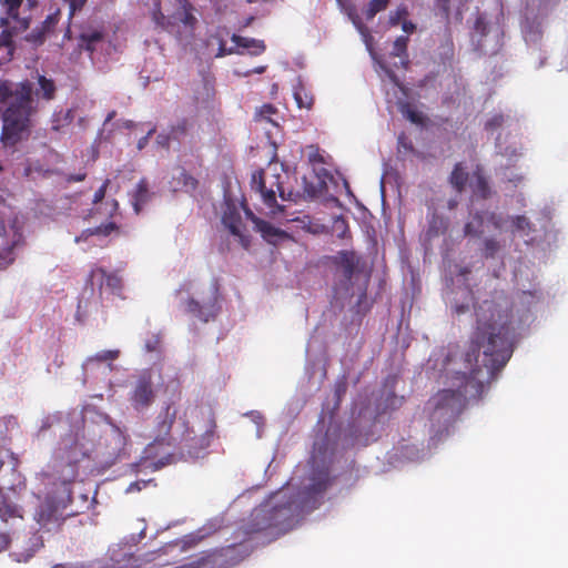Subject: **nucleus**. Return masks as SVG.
Returning a JSON list of instances; mask_svg holds the SVG:
<instances>
[{
	"mask_svg": "<svg viewBox=\"0 0 568 568\" xmlns=\"http://www.w3.org/2000/svg\"><path fill=\"white\" fill-rule=\"evenodd\" d=\"M204 419L203 433L197 436L190 428L185 416L178 418V410L171 405L158 415L154 426V438L144 452L140 462L143 468L155 471L175 462V455L169 449L178 444H183L189 454H197L199 450L210 446L214 436L216 423L210 410H201Z\"/></svg>",
	"mask_w": 568,
	"mask_h": 568,
	"instance_id": "obj_1",
	"label": "nucleus"
},
{
	"mask_svg": "<svg viewBox=\"0 0 568 568\" xmlns=\"http://www.w3.org/2000/svg\"><path fill=\"white\" fill-rule=\"evenodd\" d=\"M479 357H444L442 366L446 372L448 387L434 397L436 410L459 415L470 399L483 396L485 384L494 378V372L487 363L479 364Z\"/></svg>",
	"mask_w": 568,
	"mask_h": 568,
	"instance_id": "obj_2",
	"label": "nucleus"
},
{
	"mask_svg": "<svg viewBox=\"0 0 568 568\" xmlns=\"http://www.w3.org/2000/svg\"><path fill=\"white\" fill-rule=\"evenodd\" d=\"M511 311L506 302L483 301L476 308L471 351L479 355H511L517 343Z\"/></svg>",
	"mask_w": 568,
	"mask_h": 568,
	"instance_id": "obj_3",
	"label": "nucleus"
},
{
	"mask_svg": "<svg viewBox=\"0 0 568 568\" xmlns=\"http://www.w3.org/2000/svg\"><path fill=\"white\" fill-rule=\"evenodd\" d=\"M285 179V175L271 170H260L252 175V189L260 194L263 204L270 210L272 216L285 211V205L277 202V196L281 202L294 201L293 192L287 191L284 186Z\"/></svg>",
	"mask_w": 568,
	"mask_h": 568,
	"instance_id": "obj_4",
	"label": "nucleus"
},
{
	"mask_svg": "<svg viewBox=\"0 0 568 568\" xmlns=\"http://www.w3.org/2000/svg\"><path fill=\"white\" fill-rule=\"evenodd\" d=\"M4 14L0 19L3 30L0 33V48L13 50V37L27 31L31 23V14H26L36 6V0H2Z\"/></svg>",
	"mask_w": 568,
	"mask_h": 568,
	"instance_id": "obj_5",
	"label": "nucleus"
},
{
	"mask_svg": "<svg viewBox=\"0 0 568 568\" xmlns=\"http://www.w3.org/2000/svg\"><path fill=\"white\" fill-rule=\"evenodd\" d=\"M292 517L291 503L276 504V505H262L255 508L251 515L248 523L244 526V534L247 536L268 532L273 530L283 532L285 526Z\"/></svg>",
	"mask_w": 568,
	"mask_h": 568,
	"instance_id": "obj_6",
	"label": "nucleus"
},
{
	"mask_svg": "<svg viewBox=\"0 0 568 568\" xmlns=\"http://www.w3.org/2000/svg\"><path fill=\"white\" fill-rule=\"evenodd\" d=\"M65 506L48 495L37 507L33 519L43 532H58L61 530L64 520Z\"/></svg>",
	"mask_w": 568,
	"mask_h": 568,
	"instance_id": "obj_7",
	"label": "nucleus"
},
{
	"mask_svg": "<svg viewBox=\"0 0 568 568\" xmlns=\"http://www.w3.org/2000/svg\"><path fill=\"white\" fill-rule=\"evenodd\" d=\"M160 377L153 369L142 371L135 378L132 389L130 392V403L132 407L138 410H144L149 408L156 396L154 388V377Z\"/></svg>",
	"mask_w": 568,
	"mask_h": 568,
	"instance_id": "obj_8",
	"label": "nucleus"
},
{
	"mask_svg": "<svg viewBox=\"0 0 568 568\" xmlns=\"http://www.w3.org/2000/svg\"><path fill=\"white\" fill-rule=\"evenodd\" d=\"M85 285L93 291L98 290L99 297L102 300L103 294L121 296L123 290V280L119 272H108L104 267L93 266L87 277Z\"/></svg>",
	"mask_w": 568,
	"mask_h": 568,
	"instance_id": "obj_9",
	"label": "nucleus"
},
{
	"mask_svg": "<svg viewBox=\"0 0 568 568\" xmlns=\"http://www.w3.org/2000/svg\"><path fill=\"white\" fill-rule=\"evenodd\" d=\"M186 310L190 314L197 317L203 322H209L210 320L215 318V316L220 312L219 306V287L216 284H213L211 287V296L207 301L200 303L194 298H190L187 301Z\"/></svg>",
	"mask_w": 568,
	"mask_h": 568,
	"instance_id": "obj_10",
	"label": "nucleus"
},
{
	"mask_svg": "<svg viewBox=\"0 0 568 568\" xmlns=\"http://www.w3.org/2000/svg\"><path fill=\"white\" fill-rule=\"evenodd\" d=\"M60 17L61 11L57 9L53 13L49 14L40 26L36 27L26 36V41L36 47L41 45L45 39L54 32Z\"/></svg>",
	"mask_w": 568,
	"mask_h": 568,
	"instance_id": "obj_11",
	"label": "nucleus"
},
{
	"mask_svg": "<svg viewBox=\"0 0 568 568\" xmlns=\"http://www.w3.org/2000/svg\"><path fill=\"white\" fill-rule=\"evenodd\" d=\"M222 222L233 235L239 237L241 245L244 248H248L251 239L244 234L241 214L234 205H229L224 211Z\"/></svg>",
	"mask_w": 568,
	"mask_h": 568,
	"instance_id": "obj_12",
	"label": "nucleus"
},
{
	"mask_svg": "<svg viewBox=\"0 0 568 568\" xmlns=\"http://www.w3.org/2000/svg\"><path fill=\"white\" fill-rule=\"evenodd\" d=\"M151 17L158 28L165 30L168 32L180 33V30H179V28L181 26L180 7L171 16H165L161 10V1L152 0Z\"/></svg>",
	"mask_w": 568,
	"mask_h": 568,
	"instance_id": "obj_13",
	"label": "nucleus"
},
{
	"mask_svg": "<svg viewBox=\"0 0 568 568\" xmlns=\"http://www.w3.org/2000/svg\"><path fill=\"white\" fill-rule=\"evenodd\" d=\"M333 262L342 268L344 278L349 283L357 271L359 257L354 251H339Z\"/></svg>",
	"mask_w": 568,
	"mask_h": 568,
	"instance_id": "obj_14",
	"label": "nucleus"
},
{
	"mask_svg": "<svg viewBox=\"0 0 568 568\" xmlns=\"http://www.w3.org/2000/svg\"><path fill=\"white\" fill-rule=\"evenodd\" d=\"M469 186L474 196L478 199L487 200L491 196V187L481 165H476L474 169Z\"/></svg>",
	"mask_w": 568,
	"mask_h": 568,
	"instance_id": "obj_15",
	"label": "nucleus"
},
{
	"mask_svg": "<svg viewBox=\"0 0 568 568\" xmlns=\"http://www.w3.org/2000/svg\"><path fill=\"white\" fill-rule=\"evenodd\" d=\"M44 547V541L39 532H34L28 540L27 547L16 550L10 557L17 562H28L34 555Z\"/></svg>",
	"mask_w": 568,
	"mask_h": 568,
	"instance_id": "obj_16",
	"label": "nucleus"
},
{
	"mask_svg": "<svg viewBox=\"0 0 568 568\" xmlns=\"http://www.w3.org/2000/svg\"><path fill=\"white\" fill-rule=\"evenodd\" d=\"M14 518H23L22 507L12 501L7 495L0 494V519L8 523Z\"/></svg>",
	"mask_w": 568,
	"mask_h": 568,
	"instance_id": "obj_17",
	"label": "nucleus"
},
{
	"mask_svg": "<svg viewBox=\"0 0 568 568\" xmlns=\"http://www.w3.org/2000/svg\"><path fill=\"white\" fill-rule=\"evenodd\" d=\"M469 174L463 163H456L449 175V183L457 193H463L466 189Z\"/></svg>",
	"mask_w": 568,
	"mask_h": 568,
	"instance_id": "obj_18",
	"label": "nucleus"
},
{
	"mask_svg": "<svg viewBox=\"0 0 568 568\" xmlns=\"http://www.w3.org/2000/svg\"><path fill=\"white\" fill-rule=\"evenodd\" d=\"M181 24L185 31L192 32L197 23V19L193 14L194 8L189 0H179Z\"/></svg>",
	"mask_w": 568,
	"mask_h": 568,
	"instance_id": "obj_19",
	"label": "nucleus"
},
{
	"mask_svg": "<svg viewBox=\"0 0 568 568\" xmlns=\"http://www.w3.org/2000/svg\"><path fill=\"white\" fill-rule=\"evenodd\" d=\"M232 41L240 48L251 49V53L254 55H258L265 51V44L262 40H256L252 38L241 37L237 34L232 36Z\"/></svg>",
	"mask_w": 568,
	"mask_h": 568,
	"instance_id": "obj_20",
	"label": "nucleus"
},
{
	"mask_svg": "<svg viewBox=\"0 0 568 568\" xmlns=\"http://www.w3.org/2000/svg\"><path fill=\"white\" fill-rule=\"evenodd\" d=\"M150 194L148 189V183L145 180H141L134 190L132 195V203L135 213H140L143 205L149 201Z\"/></svg>",
	"mask_w": 568,
	"mask_h": 568,
	"instance_id": "obj_21",
	"label": "nucleus"
},
{
	"mask_svg": "<svg viewBox=\"0 0 568 568\" xmlns=\"http://www.w3.org/2000/svg\"><path fill=\"white\" fill-rule=\"evenodd\" d=\"M119 226L114 222H108L105 224H101L93 229H88L82 232L80 236L75 237V242H80L81 240H87L89 236L99 235V236H109L113 232H118Z\"/></svg>",
	"mask_w": 568,
	"mask_h": 568,
	"instance_id": "obj_22",
	"label": "nucleus"
},
{
	"mask_svg": "<svg viewBox=\"0 0 568 568\" xmlns=\"http://www.w3.org/2000/svg\"><path fill=\"white\" fill-rule=\"evenodd\" d=\"M194 118H182L178 120L175 124L170 126L173 140L180 141L182 138L186 136L194 126Z\"/></svg>",
	"mask_w": 568,
	"mask_h": 568,
	"instance_id": "obj_23",
	"label": "nucleus"
},
{
	"mask_svg": "<svg viewBox=\"0 0 568 568\" xmlns=\"http://www.w3.org/2000/svg\"><path fill=\"white\" fill-rule=\"evenodd\" d=\"M255 230L257 232H260L262 234V236L267 241H271L273 237H286L287 236L286 232L282 231L277 227H274L271 223H268L262 219H256Z\"/></svg>",
	"mask_w": 568,
	"mask_h": 568,
	"instance_id": "obj_24",
	"label": "nucleus"
},
{
	"mask_svg": "<svg viewBox=\"0 0 568 568\" xmlns=\"http://www.w3.org/2000/svg\"><path fill=\"white\" fill-rule=\"evenodd\" d=\"M331 484L328 470H321L312 477V484L308 487L310 493L321 494L327 489Z\"/></svg>",
	"mask_w": 568,
	"mask_h": 568,
	"instance_id": "obj_25",
	"label": "nucleus"
},
{
	"mask_svg": "<svg viewBox=\"0 0 568 568\" xmlns=\"http://www.w3.org/2000/svg\"><path fill=\"white\" fill-rule=\"evenodd\" d=\"M398 109L403 116L412 123L418 125L424 124V114L416 110L409 102H400Z\"/></svg>",
	"mask_w": 568,
	"mask_h": 568,
	"instance_id": "obj_26",
	"label": "nucleus"
},
{
	"mask_svg": "<svg viewBox=\"0 0 568 568\" xmlns=\"http://www.w3.org/2000/svg\"><path fill=\"white\" fill-rule=\"evenodd\" d=\"M144 349L148 353H162L164 351L162 335L160 333L148 334L144 339Z\"/></svg>",
	"mask_w": 568,
	"mask_h": 568,
	"instance_id": "obj_27",
	"label": "nucleus"
},
{
	"mask_svg": "<svg viewBox=\"0 0 568 568\" xmlns=\"http://www.w3.org/2000/svg\"><path fill=\"white\" fill-rule=\"evenodd\" d=\"M102 40V33L99 31H92L90 33H82L79 38V47L87 51L92 52L95 43Z\"/></svg>",
	"mask_w": 568,
	"mask_h": 568,
	"instance_id": "obj_28",
	"label": "nucleus"
},
{
	"mask_svg": "<svg viewBox=\"0 0 568 568\" xmlns=\"http://www.w3.org/2000/svg\"><path fill=\"white\" fill-rule=\"evenodd\" d=\"M407 44H408V38L405 36H400L394 41L393 50L390 52V54L393 57L405 58V60H403V64L405 68L408 64Z\"/></svg>",
	"mask_w": 568,
	"mask_h": 568,
	"instance_id": "obj_29",
	"label": "nucleus"
},
{
	"mask_svg": "<svg viewBox=\"0 0 568 568\" xmlns=\"http://www.w3.org/2000/svg\"><path fill=\"white\" fill-rule=\"evenodd\" d=\"M276 113H277V109L273 104L265 103L261 108L256 109L255 114H254V120L255 121H266L272 124H276L275 121L272 119V115H274Z\"/></svg>",
	"mask_w": 568,
	"mask_h": 568,
	"instance_id": "obj_30",
	"label": "nucleus"
},
{
	"mask_svg": "<svg viewBox=\"0 0 568 568\" xmlns=\"http://www.w3.org/2000/svg\"><path fill=\"white\" fill-rule=\"evenodd\" d=\"M294 99L298 108H305L310 110L313 106L314 98L303 87L295 89Z\"/></svg>",
	"mask_w": 568,
	"mask_h": 568,
	"instance_id": "obj_31",
	"label": "nucleus"
},
{
	"mask_svg": "<svg viewBox=\"0 0 568 568\" xmlns=\"http://www.w3.org/2000/svg\"><path fill=\"white\" fill-rule=\"evenodd\" d=\"M390 0H371L365 11L367 20H372L377 13L387 9Z\"/></svg>",
	"mask_w": 568,
	"mask_h": 568,
	"instance_id": "obj_32",
	"label": "nucleus"
},
{
	"mask_svg": "<svg viewBox=\"0 0 568 568\" xmlns=\"http://www.w3.org/2000/svg\"><path fill=\"white\" fill-rule=\"evenodd\" d=\"M408 8L405 4H400L396 10L390 11L388 16V26L396 27L402 23L408 17Z\"/></svg>",
	"mask_w": 568,
	"mask_h": 568,
	"instance_id": "obj_33",
	"label": "nucleus"
},
{
	"mask_svg": "<svg viewBox=\"0 0 568 568\" xmlns=\"http://www.w3.org/2000/svg\"><path fill=\"white\" fill-rule=\"evenodd\" d=\"M38 81H39L42 98H44L47 100L53 99L54 93H55L54 82L51 79H47L43 75H40Z\"/></svg>",
	"mask_w": 568,
	"mask_h": 568,
	"instance_id": "obj_34",
	"label": "nucleus"
},
{
	"mask_svg": "<svg viewBox=\"0 0 568 568\" xmlns=\"http://www.w3.org/2000/svg\"><path fill=\"white\" fill-rule=\"evenodd\" d=\"M481 225H483V217L479 213H476L474 216H473V220L468 223L465 224V234L466 235H475V236H478L483 233L481 231Z\"/></svg>",
	"mask_w": 568,
	"mask_h": 568,
	"instance_id": "obj_35",
	"label": "nucleus"
},
{
	"mask_svg": "<svg viewBox=\"0 0 568 568\" xmlns=\"http://www.w3.org/2000/svg\"><path fill=\"white\" fill-rule=\"evenodd\" d=\"M513 224L515 229L519 232L528 234L532 231L530 221L524 215L515 216L513 220Z\"/></svg>",
	"mask_w": 568,
	"mask_h": 568,
	"instance_id": "obj_36",
	"label": "nucleus"
},
{
	"mask_svg": "<svg viewBox=\"0 0 568 568\" xmlns=\"http://www.w3.org/2000/svg\"><path fill=\"white\" fill-rule=\"evenodd\" d=\"M505 123V116L501 113H496L491 115L485 123V130L495 131L503 126Z\"/></svg>",
	"mask_w": 568,
	"mask_h": 568,
	"instance_id": "obj_37",
	"label": "nucleus"
},
{
	"mask_svg": "<svg viewBox=\"0 0 568 568\" xmlns=\"http://www.w3.org/2000/svg\"><path fill=\"white\" fill-rule=\"evenodd\" d=\"M500 245L499 242L495 239H486L484 242V255L485 257H494L496 253L499 251Z\"/></svg>",
	"mask_w": 568,
	"mask_h": 568,
	"instance_id": "obj_38",
	"label": "nucleus"
},
{
	"mask_svg": "<svg viewBox=\"0 0 568 568\" xmlns=\"http://www.w3.org/2000/svg\"><path fill=\"white\" fill-rule=\"evenodd\" d=\"M62 1L69 8V20H71L77 12L81 11L88 2V0H62Z\"/></svg>",
	"mask_w": 568,
	"mask_h": 568,
	"instance_id": "obj_39",
	"label": "nucleus"
},
{
	"mask_svg": "<svg viewBox=\"0 0 568 568\" xmlns=\"http://www.w3.org/2000/svg\"><path fill=\"white\" fill-rule=\"evenodd\" d=\"M333 230L337 233V236L344 239L348 233V225L344 217L338 216L335 219Z\"/></svg>",
	"mask_w": 568,
	"mask_h": 568,
	"instance_id": "obj_40",
	"label": "nucleus"
},
{
	"mask_svg": "<svg viewBox=\"0 0 568 568\" xmlns=\"http://www.w3.org/2000/svg\"><path fill=\"white\" fill-rule=\"evenodd\" d=\"M452 0H436L435 10L446 20H449Z\"/></svg>",
	"mask_w": 568,
	"mask_h": 568,
	"instance_id": "obj_41",
	"label": "nucleus"
},
{
	"mask_svg": "<svg viewBox=\"0 0 568 568\" xmlns=\"http://www.w3.org/2000/svg\"><path fill=\"white\" fill-rule=\"evenodd\" d=\"M110 184V180L106 179L102 185L95 191L93 195V204H98L102 202V200L105 197L106 189Z\"/></svg>",
	"mask_w": 568,
	"mask_h": 568,
	"instance_id": "obj_42",
	"label": "nucleus"
},
{
	"mask_svg": "<svg viewBox=\"0 0 568 568\" xmlns=\"http://www.w3.org/2000/svg\"><path fill=\"white\" fill-rule=\"evenodd\" d=\"M559 1L560 0H538L539 4L537 9L541 14L547 13L548 10L556 7L559 3Z\"/></svg>",
	"mask_w": 568,
	"mask_h": 568,
	"instance_id": "obj_43",
	"label": "nucleus"
},
{
	"mask_svg": "<svg viewBox=\"0 0 568 568\" xmlns=\"http://www.w3.org/2000/svg\"><path fill=\"white\" fill-rule=\"evenodd\" d=\"M173 140L171 132L169 133H160L156 136V143L161 148L169 149L170 148V141Z\"/></svg>",
	"mask_w": 568,
	"mask_h": 568,
	"instance_id": "obj_44",
	"label": "nucleus"
},
{
	"mask_svg": "<svg viewBox=\"0 0 568 568\" xmlns=\"http://www.w3.org/2000/svg\"><path fill=\"white\" fill-rule=\"evenodd\" d=\"M10 542V535L8 532H0V554L8 549Z\"/></svg>",
	"mask_w": 568,
	"mask_h": 568,
	"instance_id": "obj_45",
	"label": "nucleus"
},
{
	"mask_svg": "<svg viewBox=\"0 0 568 568\" xmlns=\"http://www.w3.org/2000/svg\"><path fill=\"white\" fill-rule=\"evenodd\" d=\"M155 133V126H152L146 135L142 136L139 141H138V149L139 150H142L143 148H145V145L149 143V139L151 138V135Z\"/></svg>",
	"mask_w": 568,
	"mask_h": 568,
	"instance_id": "obj_46",
	"label": "nucleus"
},
{
	"mask_svg": "<svg viewBox=\"0 0 568 568\" xmlns=\"http://www.w3.org/2000/svg\"><path fill=\"white\" fill-rule=\"evenodd\" d=\"M505 176L509 183L514 184V186H517L524 179L523 175L518 173H511L509 175L505 173Z\"/></svg>",
	"mask_w": 568,
	"mask_h": 568,
	"instance_id": "obj_47",
	"label": "nucleus"
},
{
	"mask_svg": "<svg viewBox=\"0 0 568 568\" xmlns=\"http://www.w3.org/2000/svg\"><path fill=\"white\" fill-rule=\"evenodd\" d=\"M184 176V185L190 186L191 189H196L197 186V180L193 178L192 175H189L186 173H183Z\"/></svg>",
	"mask_w": 568,
	"mask_h": 568,
	"instance_id": "obj_48",
	"label": "nucleus"
},
{
	"mask_svg": "<svg viewBox=\"0 0 568 568\" xmlns=\"http://www.w3.org/2000/svg\"><path fill=\"white\" fill-rule=\"evenodd\" d=\"M400 24H402L403 31L408 34L413 33L416 29V26L412 21H408L407 18Z\"/></svg>",
	"mask_w": 568,
	"mask_h": 568,
	"instance_id": "obj_49",
	"label": "nucleus"
},
{
	"mask_svg": "<svg viewBox=\"0 0 568 568\" xmlns=\"http://www.w3.org/2000/svg\"><path fill=\"white\" fill-rule=\"evenodd\" d=\"M85 176H87V173H84V172L83 173H77V174H69L67 176V181L70 182V183L71 182H81V181H83L85 179Z\"/></svg>",
	"mask_w": 568,
	"mask_h": 568,
	"instance_id": "obj_50",
	"label": "nucleus"
},
{
	"mask_svg": "<svg viewBox=\"0 0 568 568\" xmlns=\"http://www.w3.org/2000/svg\"><path fill=\"white\" fill-rule=\"evenodd\" d=\"M382 68H383V70L385 71V73L387 74V77H388V78H389V79H390L395 84H397V83H398V78H397L396 73H395L392 69L387 68L386 65H382Z\"/></svg>",
	"mask_w": 568,
	"mask_h": 568,
	"instance_id": "obj_51",
	"label": "nucleus"
},
{
	"mask_svg": "<svg viewBox=\"0 0 568 568\" xmlns=\"http://www.w3.org/2000/svg\"><path fill=\"white\" fill-rule=\"evenodd\" d=\"M353 21L363 36H365L366 38H371L367 28L363 26V23L358 19H354Z\"/></svg>",
	"mask_w": 568,
	"mask_h": 568,
	"instance_id": "obj_52",
	"label": "nucleus"
},
{
	"mask_svg": "<svg viewBox=\"0 0 568 568\" xmlns=\"http://www.w3.org/2000/svg\"><path fill=\"white\" fill-rule=\"evenodd\" d=\"M232 53H233V50L226 49L225 44L223 42H221L216 57H224L226 54H232Z\"/></svg>",
	"mask_w": 568,
	"mask_h": 568,
	"instance_id": "obj_53",
	"label": "nucleus"
},
{
	"mask_svg": "<svg viewBox=\"0 0 568 568\" xmlns=\"http://www.w3.org/2000/svg\"><path fill=\"white\" fill-rule=\"evenodd\" d=\"M244 211H245L246 217L248 220H251L254 223V225H256V219H258V217L247 206H244Z\"/></svg>",
	"mask_w": 568,
	"mask_h": 568,
	"instance_id": "obj_54",
	"label": "nucleus"
},
{
	"mask_svg": "<svg viewBox=\"0 0 568 568\" xmlns=\"http://www.w3.org/2000/svg\"><path fill=\"white\" fill-rule=\"evenodd\" d=\"M475 29L477 31H480L481 34L485 33V26H484V19L483 18H478L475 22Z\"/></svg>",
	"mask_w": 568,
	"mask_h": 568,
	"instance_id": "obj_55",
	"label": "nucleus"
},
{
	"mask_svg": "<svg viewBox=\"0 0 568 568\" xmlns=\"http://www.w3.org/2000/svg\"><path fill=\"white\" fill-rule=\"evenodd\" d=\"M178 546L176 542L168 544L163 548L159 549V552L168 554Z\"/></svg>",
	"mask_w": 568,
	"mask_h": 568,
	"instance_id": "obj_56",
	"label": "nucleus"
},
{
	"mask_svg": "<svg viewBox=\"0 0 568 568\" xmlns=\"http://www.w3.org/2000/svg\"><path fill=\"white\" fill-rule=\"evenodd\" d=\"M119 354H120V351H118V349H108V351H103L100 355L111 356V355H119Z\"/></svg>",
	"mask_w": 568,
	"mask_h": 568,
	"instance_id": "obj_57",
	"label": "nucleus"
},
{
	"mask_svg": "<svg viewBox=\"0 0 568 568\" xmlns=\"http://www.w3.org/2000/svg\"><path fill=\"white\" fill-rule=\"evenodd\" d=\"M51 568H75V567L71 564H55Z\"/></svg>",
	"mask_w": 568,
	"mask_h": 568,
	"instance_id": "obj_58",
	"label": "nucleus"
},
{
	"mask_svg": "<svg viewBox=\"0 0 568 568\" xmlns=\"http://www.w3.org/2000/svg\"><path fill=\"white\" fill-rule=\"evenodd\" d=\"M123 126L125 129H133L135 126V123L131 120H125V121H123Z\"/></svg>",
	"mask_w": 568,
	"mask_h": 568,
	"instance_id": "obj_59",
	"label": "nucleus"
},
{
	"mask_svg": "<svg viewBox=\"0 0 568 568\" xmlns=\"http://www.w3.org/2000/svg\"><path fill=\"white\" fill-rule=\"evenodd\" d=\"M111 206H112V211H111V214H112L113 212H115L118 210V202L115 200H112Z\"/></svg>",
	"mask_w": 568,
	"mask_h": 568,
	"instance_id": "obj_60",
	"label": "nucleus"
},
{
	"mask_svg": "<svg viewBox=\"0 0 568 568\" xmlns=\"http://www.w3.org/2000/svg\"><path fill=\"white\" fill-rule=\"evenodd\" d=\"M114 115H115V111H112V112L108 115L106 121L112 120Z\"/></svg>",
	"mask_w": 568,
	"mask_h": 568,
	"instance_id": "obj_61",
	"label": "nucleus"
},
{
	"mask_svg": "<svg viewBox=\"0 0 568 568\" xmlns=\"http://www.w3.org/2000/svg\"><path fill=\"white\" fill-rule=\"evenodd\" d=\"M466 307L465 306H458L457 307V313H463L465 312Z\"/></svg>",
	"mask_w": 568,
	"mask_h": 568,
	"instance_id": "obj_62",
	"label": "nucleus"
},
{
	"mask_svg": "<svg viewBox=\"0 0 568 568\" xmlns=\"http://www.w3.org/2000/svg\"><path fill=\"white\" fill-rule=\"evenodd\" d=\"M509 155H510V156H517L518 154H517L516 150L514 149V150L509 153Z\"/></svg>",
	"mask_w": 568,
	"mask_h": 568,
	"instance_id": "obj_63",
	"label": "nucleus"
},
{
	"mask_svg": "<svg viewBox=\"0 0 568 568\" xmlns=\"http://www.w3.org/2000/svg\"><path fill=\"white\" fill-rule=\"evenodd\" d=\"M194 544H195V540H194L193 538L191 539V541H190V542H189V541H185V545H189V546L194 545Z\"/></svg>",
	"mask_w": 568,
	"mask_h": 568,
	"instance_id": "obj_64",
	"label": "nucleus"
}]
</instances>
